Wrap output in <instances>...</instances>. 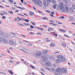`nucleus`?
I'll list each match as a JSON object with an SVG mask.
<instances>
[{"label": "nucleus", "mask_w": 75, "mask_h": 75, "mask_svg": "<svg viewBox=\"0 0 75 75\" xmlns=\"http://www.w3.org/2000/svg\"><path fill=\"white\" fill-rule=\"evenodd\" d=\"M53 7L54 9H56V5H54L53 6Z\"/></svg>", "instance_id": "28"}, {"label": "nucleus", "mask_w": 75, "mask_h": 75, "mask_svg": "<svg viewBox=\"0 0 75 75\" xmlns=\"http://www.w3.org/2000/svg\"><path fill=\"white\" fill-rule=\"evenodd\" d=\"M52 35H54L55 37H57V36H58V34L57 33H55L54 32H52L50 33Z\"/></svg>", "instance_id": "7"}, {"label": "nucleus", "mask_w": 75, "mask_h": 75, "mask_svg": "<svg viewBox=\"0 0 75 75\" xmlns=\"http://www.w3.org/2000/svg\"><path fill=\"white\" fill-rule=\"evenodd\" d=\"M70 11H71V12H73V11H74V10H73V9H72V8L71 7L70 8Z\"/></svg>", "instance_id": "26"}, {"label": "nucleus", "mask_w": 75, "mask_h": 75, "mask_svg": "<svg viewBox=\"0 0 75 75\" xmlns=\"http://www.w3.org/2000/svg\"><path fill=\"white\" fill-rule=\"evenodd\" d=\"M51 14H53V15H54V13L53 12H52Z\"/></svg>", "instance_id": "51"}, {"label": "nucleus", "mask_w": 75, "mask_h": 75, "mask_svg": "<svg viewBox=\"0 0 75 75\" xmlns=\"http://www.w3.org/2000/svg\"><path fill=\"white\" fill-rule=\"evenodd\" d=\"M17 18L18 19V20L17 21H20L21 18L18 17H17Z\"/></svg>", "instance_id": "30"}, {"label": "nucleus", "mask_w": 75, "mask_h": 75, "mask_svg": "<svg viewBox=\"0 0 75 75\" xmlns=\"http://www.w3.org/2000/svg\"><path fill=\"white\" fill-rule=\"evenodd\" d=\"M61 73L62 74H65V73H67V70L66 69L64 68H61Z\"/></svg>", "instance_id": "5"}, {"label": "nucleus", "mask_w": 75, "mask_h": 75, "mask_svg": "<svg viewBox=\"0 0 75 75\" xmlns=\"http://www.w3.org/2000/svg\"><path fill=\"white\" fill-rule=\"evenodd\" d=\"M20 50H21V51H22L23 52H26V53H28V52H27L26 51H24V50H22L21 49Z\"/></svg>", "instance_id": "31"}, {"label": "nucleus", "mask_w": 75, "mask_h": 75, "mask_svg": "<svg viewBox=\"0 0 75 75\" xmlns=\"http://www.w3.org/2000/svg\"><path fill=\"white\" fill-rule=\"evenodd\" d=\"M52 1L53 3H56V2L55 0H52Z\"/></svg>", "instance_id": "34"}, {"label": "nucleus", "mask_w": 75, "mask_h": 75, "mask_svg": "<svg viewBox=\"0 0 75 75\" xmlns=\"http://www.w3.org/2000/svg\"><path fill=\"white\" fill-rule=\"evenodd\" d=\"M19 11L18 10H17L15 11V12L16 13H17V12H18Z\"/></svg>", "instance_id": "57"}, {"label": "nucleus", "mask_w": 75, "mask_h": 75, "mask_svg": "<svg viewBox=\"0 0 75 75\" xmlns=\"http://www.w3.org/2000/svg\"><path fill=\"white\" fill-rule=\"evenodd\" d=\"M40 30L41 31H43V30H44V29L42 28H40Z\"/></svg>", "instance_id": "49"}, {"label": "nucleus", "mask_w": 75, "mask_h": 75, "mask_svg": "<svg viewBox=\"0 0 75 75\" xmlns=\"http://www.w3.org/2000/svg\"><path fill=\"white\" fill-rule=\"evenodd\" d=\"M61 59H58L56 60V62L57 64H58L60 62H61Z\"/></svg>", "instance_id": "13"}, {"label": "nucleus", "mask_w": 75, "mask_h": 75, "mask_svg": "<svg viewBox=\"0 0 75 75\" xmlns=\"http://www.w3.org/2000/svg\"><path fill=\"white\" fill-rule=\"evenodd\" d=\"M58 24H62V23H61L60 22H58Z\"/></svg>", "instance_id": "62"}, {"label": "nucleus", "mask_w": 75, "mask_h": 75, "mask_svg": "<svg viewBox=\"0 0 75 75\" xmlns=\"http://www.w3.org/2000/svg\"><path fill=\"white\" fill-rule=\"evenodd\" d=\"M28 45H29V46H32V44L31 43H28Z\"/></svg>", "instance_id": "38"}, {"label": "nucleus", "mask_w": 75, "mask_h": 75, "mask_svg": "<svg viewBox=\"0 0 75 75\" xmlns=\"http://www.w3.org/2000/svg\"><path fill=\"white\" fill-rule=\"evenodd\" d=\"M12 9L13 10H16V8H14V7H13L12 8Z\"/></svg>", "instance_id": "53"}, {"label": "nucleus", "mask_w": 75, "mask_h": 75, "mask_svg": "<svg viewBox=\"0 0 75 75\" xmlns=\"http://www.w3.org/2000/svg\"><path fill=\"white\" fill-rule=\"evenodd\" d=\"M10 3L11 4H12L13 3V0H10V1H9Z\"/></svg>", "instance_id": "35"}, {"label": "nucleus", "mask_w": 75, "mask_h": 75, "mask_svg": "<svg viewBox=\"0 0 75 75\" xmlns=\"http://www.w3.org/2000/svg\"><path fill=\"white\" fill-rule=\"evenodd\" d=\"M2 18H3V19H6V17L4 16H2Z\"/></svg>", "instance_id": "39"}, {"label": "nucleus", "mask_w": 75, "mask_h": 75, "mask_svg": "<svg viewBox=\"0 0 75 75\" xmlns=\"http://www.w3.org/2000/svg\"><path fill=\"white\" fill-rule=\"evenodd\" d=\"M30 16H33L34 13L32 12H30Z\"/></svg>", "instance_id": "22"}, {"label": "nucleus", "mask_w": 75, "mask_h": 75, "mask_svg": "<svg viewBox=\"0 0 75 75\" xmlns=\"http://www.w3.org/2000/svg\"><path fill=\"white\" fill-rule=\"evenodd\" d=\"M21 61L24 62V60L23 59H21Z\"/></svg>", "instance_id": "60"}, {"label": "nucleus", "mask_w": 75, "mask_h": 75, "mask_svg": "<svg viewBox=\"0 0 75 75\" xmlns=\"http://www.w3.org/2000/svg\"><path fill=\"white\" fill-rule=\"evenodd\" d=\"M21 35V36H22V37H25V36L24 35Z\"/></svg>", "instance_id": "54"}, {"label": "nucleus", "mask_w": 75, "mask_h": 75, "mask_svg": "<svg viewBox=\"0 0 75 75\" xmlns=\"http://www.w3.org/2000/svg\"><path fill=\"white\" fill-rule=\"evenodd\" d=\"M50 47H53L55 46V44H54L53 42H52L51 43L50 45Z\"/></svg>", "instance_id": "10"}, {"label": "nucleus", "mask_w": 75, "mask_h": 75, "mask_svg": "<svg viewBox=\"0 0 75 75\" xmlns=\"http://www.w3.org/2000/svg\"><path fill=\"white\" fill-rule=\"evenodd\" d=\"M8 13H10V14H13V13L12 11H8Z\"/></svg>", "instance_id": "33"}, {"label": "nucleus", "mask_w": 75, "mask_h": 75, "mask_svg": "<svg viewBox=\"0 0 75 75\" xmlns=\"http://www.w3.org/2000/svg\"><path fill=\"white\" fill-rule=\"evenodd\" d=\"M57 24H53L52 25L53 26H56V25H57Z\"/></svg>", "instance_id": "52"}, {"label": "nucleus", "mask_w": 75, "mask_h": 75, "mask_svg": "<svg viewBox=\"0 0 75 75\" xmlns=\"http://www.w3.org/2000/svg\"><path fill=\"white\" fill-rule=\"evenodd\" d=\"M61 60L62 62H65V61L66 60V59L65 58V57H63L61 58Z\"/></svg>", "instance_id": "8"}, {"label": "nucleus", "mask_w": 75, "mask_h": 75, "mask_svg": "<svg viewBox=\"0 0 75 75\" xmlns=\"http://www.w3.org/2000/svg\"><path fill=\"white\" fill-rule=\"evenodd\" d=\"M69 19L71 20H73V19H74V17H73L71 16H70L69 17Z\"/></svg>", "instance_id": "23"}, {"label": "nucleus", "mask_w": 75, "mask_h": 75, "mask_svg": "<svg viewBox=\"0 0 75 75\" xmlns=\"http://www.w3.org/2000/svg\"><path fill=\"white\" fill-rule=\"evenodd\" d=\"M7 51L8 52H9V53H10V50H8Z\"/></svg>", "instance_id": "58"}, {"label": "nucleus", "mask_w": 75, "mask_h": 75, "mask_svg": "<svg viewBox=\"0 0 75 75\" xmlns=\"http://www.w3.org/2000/svg\"><path fill=\"white\" fill-rule=\"evenodd\" d=\"M54 53L55 54H58V53H59V52H54Z\"/></svg>", "instance_id": "46"}, {"label": "nucleus", "mask_w": 75, "mask_h": 75, "mask_svg": "<svg viewBox=\"0 0 75 75\" xmlns=\"http://www.w3.org/2000/svg\"><path fill=\"white\" fill-rule=\"evenodd\" d=\"M30 28H34V27L32 25H31L30 26Z\"/></svg>", "instance_id": "43"}, {"label": "nucleus", "mask_w": 75, "mask_h": 75, "mask_svg": "<svg viewBox=\"0 0 75 75\" xmlns=\"http://www.w3.org/2000/svg\"><path fill=\"white\" fill-rule=\"evenodd\" d=\"M18 15H19V16H23V17H24V16L21 15V14H20L18 13Z\"/></svg>", "instance_id": "45"}, {"label": "nucleus", "mask_w": 75, "mask_h": 75, "mask_svg": "<svg viewBox=\"0 0 75 75\" xmlns=\"http://www.w3.org/2000/svg\"><path fill=\"white\" fill-rule=\"evenodd\" d=\"M36 0H32V1H33V2H34V3L35 1H36Z\"/></svg>", "instance_id": "48"}, {"label": "nucleus", "mask_w": 75, "mask_h": 75, "mask_svg": "<svg viewBox=\"0 0 75 75\" xmlns=\"http://www.w3.org/2000/svg\"><path fill=\"white\" fill-rule=\"evenodd\" d=\"M62 45L63 47H67V44L65 43H62Z\"/></svg>", "instance_id": "17"}, {"label": "nucleus", "mask_w": 75, "mask_h": 75, "mask_svg": "<svg viewBox=\"0 0 75 75\" xmlns=\"http://www.w3.org/2000/svg\"><path fill=\"white\" fill-rule=\"evenodd\" d=\"M62 56L61 55H59L57 56V58L59 59H60L61 58H62Z\"/></svg>", "instance_id": "20"}, {"label": "nucleus", "mask_w": 75, "mask_h": 75, "mask_svg": "<svg viewBox=\"0 0 75 75\" xmlns=\"http://www.w3.org/2000/svg\"><path fill=\"white\" fill-rule=\"evenodd\" d=\"M41 55V52H38L36 54V56L37 57H39V56H40Z\"/></svg>", "instance_id": "11"}, {"label": "nucleus", "mask_w": 75, "mask_h": 75, "mask_svg": "<svg viewBox=\"0 0 75 75\" xmlns=\"http://www.w3.org/2000/svg\"><path fill=\"white\" fill-rule=\"evenodd\" d=\"M48 31H53V29H52V28H51L50 27L48 28Z\"/></svg>", "instance_id": "15"}, {"label": "nucleus", "mask_w": 75, "mask_h": 75, "mask_svg": "<svg viewBox=\"0 0 75 75\" xmlns=\"http://www.w3.org/2000/svg\"><path fill=\"white\" fill-rule=\"evenodd\" d=\"M42 58L44 62H46L47 61V58L45 56H42Z\"/></svg>", "instance_id": "6"}, {"label": "nucleus", "mask_w": 75, "mask_h": 75, "mask_svg": "<svg viewBox=\"0 0 75 75\" xmlns=\"http://www.w3.org/2000/svg\"><path fill=\"white\" fill-rule=\"evenodd\" d=\"M25 21L26 22H29V20L28 19H25Z\"/></svg>", "instance_id": "36"}, {"label": "nucleus", "mask_w": 75, "mask_h": 75, "mask_svg": "<svg viewBox=\"0 0 75 75\" xmlns=\"http://www.w3.org/2000/svg\"><path fill=\"white\" fill-rule=\"evenodd\" d=\"M43 4L45 7H48L50 3H51V0H44L43 1Z\"/></svg>", "instance_id": "2"}, {"label": "nucleus", "mask_w": 75, "mask_h": 75, "mask_svg": "<svg viewBox=\"0 0 75 75\" xmlns=\"http://www.w3.org/2000/svg\"><path fill=\"white\" fill-rule=\"evenodd\" d=\"M16 7L17 8H21V9H23V8L19 6H16Z\"/></svg>", "instance_id": "41"}, {"label": "nucleus", "mask_w": 75, "mask_h": 75, "mask_svg": "<svg viewBox=\"0 0 75 75\" xmlns=\"http://www.w3.org/2000/svg\"><path fill=\"white\" fill-rule=\"evenodd\" d=\"M0 40L1 41H3V42H6V41H7V40H3V38H0Z\"/></svg>", "instance_id": "14"}, {"label": "nucleus", "mask_w": 75, "mask_h": 75, "mask_svg": "<svg viewBox=\"0 0 75 75\" xmlns=\"http://www.w3.org/2000/svg\"><path fill=\"white\" fill-rule=\"evenodd\" d=\"M0 14V15H1V16H3L4 15V13H1Z\"/></svg>", "instance_id": "42"}, {"label": "nucleus", "mask_w": 75, "mask_h": 75, "mask_svg": "<svg viewBox=\"0 0 75 75\" xmlns=\"http://www.w3.org/2000/svg\"><path fill=\"white\" fill-rule=\"evenodd\" d=\"M59 31L61 32H63V33H65L66 31L64 30L60 29L59 30Z\"/></svg>", "instance_id": "16"}, {"label": "nucleus", "mask_w": 75, "mask_h": 75, "mask_svg": "<svg viewBox=\"0 0 75 75\" xmlns=\"http://www.w3.org/2000/svg\"><path fill=\"white\" fill-rule=\"evenodd\" d=\"M65 3H66L67 4V3H68V1H65Z\"/></svg>", "instance_id": "63"}, {"label": "nucleus", "mask_w": 75, "mask_h": 75, "mask_svg": "<svg viewBox=\"0 0 75 75\" xmlns=\"http://www.w3.org/2000/svg\"><path fill=\"white\" fill-rule=\"evenodd\" d=\"M65 8L64 6V4L62 3H60L59 4V6L57 8V10H62L63 11H66V12H68L69 11V8L68 6H66Z\"/></svg>", "instance_id": "1"}, {"label": "nucleus", "mask_w": 75, "mask_h": 75, "mask_svg": "<svg viewBox=\"0 0 75 75\" xmlns=\"http://www.w3.org/2000/svg\"><path fill=\"white\" fill-rule=\"evenodd\" d=\"M49 21L50 22L49 23V24H50L51 25L52 24H54L53 23L54 22V21L52 20H50Z\"/></svg>", "instance_id": "9"}, {"label": "nucleus", "mask_w": 75, "mask_h": 75, "mask_svg": "<svg viewBox=\"0 0 75 75\" xmlns=\"http://www.w3.org/2000/svg\"><path fill=\"white\" fill-rule=\"evenodd\" d=\"M71 42L72 43V44H75V43H74V42Z\"/></svg>", "instance_id": "64"}, {"label": "nucleus", "mask_w": 75, "mask_h": 75, "mask_svg": "<svg viewBox=\"0 0 75 75\" xmlns=\"http://www.w3.org/2000/svg\"><path fill=\"white\" fill-rule=\"evenodd\" d=\"M40 73H41V74H42V75H44V73H43L42 72H40Z\"/></svg>", "instance_id": "61"}, {"label": "nucleus", "mask_w": 75, "mask_h": 75, "mask_svg": "<svg viewBox=\"0 0 75 75\" xmlns=\"http://www.w3.org/2000/svg\"><path fill=\"white\" fill-rule=\"evenodd\" d=\"M45 65H47V66H50V65H51V63L49 62H47L45 63Z\"/></svg>", "instance_id": "12"}, {"label": "nucleus", "mask_w": 75, "mask_h": 75, "mask_svg": "<svg viewBox=\"0 0 75 75\" xmlns=\"http://www.w3.org/2000/svg\"><path fill=\"white\" fill-rule=\"evenodd\" d=\"M72 8L73 9H75V5L73 4L72 6Z\"/></svg>", "instance_id": "24"}, {"label": "nucleus", "mask_w": 75, "mask_h": 75, "mask_svg": "<svg viewBox=\"0 0 75 75\" xmlns=\"http://www.w3.org/2000/svg\"><path fill=\"white\" fill-rule=\"evenodd\" d=\"M10 62H11V63H13L14 62V61L13 60H10L9 61Z\"/></svg>", "instance_id": "40"}, {"label": "nucleus", "mask_w": 75, "mask_h": 75, "mask_svg": "<svg viewBox=\"0 0 75 75\" xmlns=\"http://www.w3.org/2000/svg\"><path fill=\"white\" fill-rule=\"evenodd\" d=\"M10 43L11 45H14V42L12 41V40H11L10 41Z\"/></svg>", "instance_id": "19"}, {"label": "nucleus", "mask_w": 75, "mask_h": 75, "mask_svg": "<svg viewBox=\"0 0 75 75\" xmlns=\"http://www.w3.org/2000/svg\"><path fill=\"white\" fill-rule=\"evenodd\" d=\"M27 3L25 2L24 3V4H25V5H27Z\"/></svg>", "instance_id": "59"}, {"label": "nucleus", "mask_w": 75, "mask_h": 75, "mask_svg": "<svg viewBox=\"0 0 75 75\" xmlns=\"http://www.w3.org/2000/svg\"><path fill=\"white\" fill-rule=\"evenodd\" d=\"M61 72V68L58 67L56 69V71L54 72V74L56 75H61V74H59L60 72Z\"/></svg>", "instance_id": "4"}, {"label": "nucleus", "mask_w": 75, "mask_h": 75, "mask_svg": "<svg viewBox=\"0 0 75 75\" xmlns=\"http://www.w3.org/2000/svg\"><path fill=\"white\" fill-rule=\"evenodd\" d=\"M42 19L43 20H46V19H48V18L47 17H44L42 18Z\"/></svg>", "instance_id": "25"}, {"label": "nucleus", "mask_w": 75, "mask_h": 75, "mask_svg": "<svg viewBox=\"0 0 75 75\" xmlns=\"http://www.w3.org/2000/svg\"><path fill=\"white\" fill-rule=\"evenodd\" d=\"M42 26L43 27H45V28H47V26L46 25H43Z\"/></svg>", "instance_id": "27"}, {"label": "nucleus", "mask_w": 75, "mask_h": 75, "mask_svg": "<svg viewBox=\"0 0 75 75\" xmlns=\"http://www.w3.org/2000/svg\"><path fill=\"white\" fill-rule=\"evenodd\" d=\"M64 36L66 37H68V38H69V37L68 35H64Z\"/></svg>", "instance_id": "37"}, {"label": "nucleus", "mask_w": 75, "mask_h": 75, "mask_svg": "<svg viewBox=\"0 0 75 75\" xmlns=\"http://www.w3.org/2000/svg\"><path fill=\"white\" fill-rule=\"evenodd\" d=\"M46 12L47 13H51V12L50 11H49L48 10H46Z\"/></svg>", "instance_id": "29"}, {"label": "nucleus", "mask_w": 75, "mask_h": 75, "mask_svg": "<svg viewBox=\"0 0 75 75\" xmlns=\"http://www.w3.org/2000/svg\"><path fill=\"white\" fill-rule=\"evenodd\" d=\"M48 52V50H44L43 51V53L44 54H46Z\"/></svg>", "instance_id": "18"}, {"label": "nucleus", "mask_w": 75, "mask_h": 75, "mask_svg": "<svg viewBox=\"0 0 75 75\" xmlns=\"http://www.w3.org/2000/svg\"><path fill=\"white\" fill-rule=\"evenodd\" d=\"M34 4L36 5H38L39 7H42L43 5L42 1L40 0H37L35 2Z\"/></svg>", "instance_id": "3"}, {"label": "nucleus", "mask_w": 75, "mask_h": 75, "mask_svg": "<svg viewBox=\"0 0 75 75\" xmlns=\"http://www.w3.org/2000/svg\"><path fill=\"white\" fill-rule=\"evenodd\" d=\"M24 25H30L29 24L24 23Z\"/></svg>", "instance_id": "32"}, {"label": "nucleus", "mask_w": 75, "mask_h": 75, "mask_svg": "<svg viewBox=\"0 0 75 75\" xmlns=\"http://www.w3.org/2000/svg\"><path fill=\"white\" fill-rule=\"evenodd\" d=\"M20 64V62H18L15 65H17V64Z\"/></svg>", "instance_id": "55"}, {"label": "nucleus", "mask_w": 75, "mask_h": 75, "mask_svg": "<svg viewBox=\"0 0 75 75\" xmlns=\"http://www.w3.org/2000/svg\"><path fill=\"white\" fill-rule=\"evenodd\" d=\"M24 20V18H21L20 19V21H21V20Z\"/></svg>", "instance_id": "56"}, {"label": "nucleus", "mask_w": 75, "mask_h": 75, "mask_svg": "<svg viewBox=\"0 0 75 75\" xmlns=\"http://www.w3.org/2000/svg\"><path fill=\"white\" fill-rule=\"evenodd\" d=\"M8 72L11 74H13V73L12 71L10 70H8Z\"/></svg>", "instance_id": "21"}, {"label": "nucleus", "mask_w": 75, "mask_h": 75, "mask_svg": "<svg viewBox=\"0 0 75 75\" xmlns=\"http://www.w3.org/2000/svg\"><path fill=\"white\" fill-rule=\"evenodd\" d=\"M3 12L4 14H6V15H7V12H6L5 11H3Z\"/></svg>", "instance_id": "44"}, {"label": "nucleus", "mask_w": 75, "mask_h": 75, "mask_svg": "<svg viewBox=\"0 0 75 75\" xmlns=\"http://www.w3.org/2000/svg\"><path fill=\"white\" fill-rule=\"evenodd\" d=\"M33 8L35 10H36V8H35L34 6H33Z\"/></svg>", "instance_id": "50"}, {"label": "nucleus", "mask_w": 75, "mask_h": 75, "mask_svg": "<svg viewBox=\"0 0 75 75\" xmlns=\"http://www.w3.org/2000/svg\"><path fill=\"white\" fill-rule=\"evenodd\" d=\"M32 24H33V25H35V23L34 22H33Z\"/></svg>", "instance_id": "47"}]
</instances>
